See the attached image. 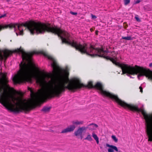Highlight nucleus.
<instances>
[{
  "label": "nucleus",
  "instance_id": "22",
  "mask_svg": "<svg viewBox=\"0 0 152 152\" xmlns=\"http://www.w3.org/2000/svg\"><path fill=\"white\" fill-rule=\"evenodd\" d=\"M98 32V31H96V35H97V34H98L97 33Z\"/></svg>",
  "mask_w": 152,
  "mask_h": 152
},
{
  "label": "nucleus",
  "instance_id": "19",
  "mask_svg": "<svg viewBox=\"0 0 152 152\" xmlns=\"http://www.w3.org/2000/svg\"><path fill=\"white\" fill-rule=\"evenodd\" d=\"M140 2V0H137L136 1L135 3L136 4H138V3H139Z\"/></svg>",
  "mask_w": 152,
  "mask_h": 152
},
{
  "label": "nucleus",
  "instance_id": "2",
  "mask_svg": "<svg viewBox=\"0 0 152 152\" xmlns=\"http://www.w3.org/2000/svg\"><path fill=\"white\" fill-rule=\"evenodd\" d=\"M53 34L61 38L62 43H65L71 45L82 53L86 54L92 57L98 56L110 60L116 66L121 68L123 72L122 75L126 73L132 75L138 74L137 77L139 79L140 77L145 76L152 80V72L137 65L134 67L127 64H120L116 61L117 57L116 56V58H114L113 54L112 57L107 56L109 53L107 50H105L102 48H96L91 44L82 45L74 40L71 41L69 38L70 35L66 31L55 26H53Z\"/></svg>",
  "mask_w": 152,
  "mask_h": 152
},
{
  "label": "nucleus",
  "instance_id": "1",
  "mask_svg": "<svg viewBox=\"0 0 152 152\" xmlns=\"http://www.w3.org/2000/svg\"><path fill=\"white\" fill-rule=\"evenodd\" d=\"M37 53L36 52H31V57L33 55ZM41 53L51 61V65L53 68V73L43 74L42 75L35 74L31 58V83L32 82V78H33L36 80V83L42 87L36 94L31 89V95L34 98L33 101H31V109L34 103H42L48 98L54 96H58L62 92L65 91L66 89L75 92L82 87L96 88L99 91L101 94L114 100L118 104L124 108L132 111L141 112L145 120L146 132L148 138V141H150V114H147L143 109H139L137 106L128 104L120 99L117 95L104 91L102 84L99 82H97L93 86L92 82L90 81L88 82L87 85L85 86L77 79L69 80L68 74L60 75L57 79L52 80L53 77L57 74L59 66L52 57L43 51L41 52Z\"/></svg>",
  "mask_w": 152,
  "mask_h": 152
},
{
  "label": "nucleus",
  "instance_id": "16",
  "mask_svg": "<svg viewBox=\"0 0 152 152\" xmlns=\"http://www.w3.org/2000/svg\"><path fill=\"white\" fill-rule=\"evenodd\" d=\"M135 18L137 21H140V19L137 17L135 16Z\"/></svg>",
  "mask_w": 152,
  "mask_h": 152
},
{
  "label": "nucleus",
  "instance_id": "3",
  "mask_svg": "<svg viewBox=\"0 0 152 152\" xmlns=\"http://www.w3.org/2000/svg\"><path fill=\"white\" fill-rule=\"evenodd\" d=\"M83 123V121H79L77 120L73 121H72V125H70L68 127L63 130L61 132V133H65L73 132L76 127L75 125H82Z\"/></svg>",
  "mask_w": 152,
  "mask_h": 152
},
{
  "label": "nucleus",
  "instance_id": "20",
  "mask_svg": "<svg viewBox=\"0 0 152 152\" xmlns=\"http://www.w3.org/2000/svg\"><path fill=\"white\" fill-rule=\"evenodd\" d=\"M96 140V142L97 143V144H98L99 143V139H97V140Z\"/></svg>",
  "mask_w": 152,
  "mask_h": 152
},
{
  "label": "nucleus",
  "instance_id": "5",
  "mask_svg": "<svg viewBox=\"0 0 152 152\" xmlns=\"http://www.w3.org/2000/svg\"><path fill=\"white\" fill-rule=\"evenodd\" d=\"M106 146L107 147H109L108 149V152H114V150H115L116 151H118V149L115 146L110 145L107 143L106 144Z\"/></svg>",
  "mask_w": 152,
  "mask_h": 152
},
{
  "label": "nucleus",
  "instance_id": "9",
  "mask_svg": "<svg viewBox=\"0 0 152 152\" xmlns=\"http://www.w3.org/2000/svg\"><path fill=\"white\" fill-rule=\"evenodd\" d=\"M85 140H87L89 141H91L93 139L91 137V135L88 134L87 135V137L85 138Z\"/></svg>",
  "mask_w": 152,
  "mask_h": 152
},
{
  "label": "nucleus",
  "instance_id": "10",
  "mask_svg": "<svg viewBox=\"0 0 152 152\" xmlns=\"http://www.w3.org/2000/svg\"><path fill=\"white\" fill-rule=\"evenodd\" d=\"M113 54L114 56H113L114 58H116V53L115 52V51H113L110 53L109 54H108V55H107L108 56H109L110 57H112V54Z\"/></svg>",
  "mask_w": 152,
  "mask_h": 152
},
{
  "label": "nucleus",
  "instance_id": "13",
  "mask_svg": "<svg viewBox=\"0 0 152 152\" xmlns=\"http://www.w3.org/2000/svg\"><path fill=\"white\" fill-rule=\"evenodd\" d=\"M124 4L125 5H127L130 2V0H124Z\"/></svg>",
  "mask_w": 152,
  "mask_h": 152
},
{
  "label": "nucleus",
  "instance_id": "12",
  "mask_svg": "<svg viewBox=\"0 0 152 152\" xmlns=\"http://www.w3.org/2000/svg\"><path fill=\"white\" fill-rule=\"evenodd\" d=\"M112 139L115 142H117L118 141V139L114 135H112L111 137Z\"/></svg>",
  "mask_w": 152,
  "mask_h": 152
},
{
  "label": "nucleus",
  "instance_id": "15",
  "mask_svg": "<svg viewBox=\"0 0 152 152\" xmlns=\"http://www.w3.org/2000/svg\"><path fill=\"white\" fill-rule=\"evenodd\" d=\"M91 15L92 18L93 19H96V17L95 15H94L92 14Z\"/></svg>",
  "mask_w": 152,
  "mask_h": 152
},
{
  "label": "nucleus",
  "instance_id": "4",
  "mask_svg": "<svg viewBox=\"0 0 152 152\" xmlns=\"http://www.w3.org/2000/svg\"><path fill=\"white\" fill-rule=\"evenodd\" d=\"M86 131V128L85 126H83L79 127L78 129L74 132V135L76 137L80 136L82 138V134L84 131Z\"/></svg>",
  "mask_w": 152,
  "mask_h": 152
},
{
  "label": "nucleus",
  "instance_id": "14",
  "mask_svg": "<svg viewBox=\"0 0 152 152\" xmlns=\"http://www.w3.org/2000/svg\"><path fill=\"white\" fill-rule=\"evenodd\" d=\"M70 13L73 15H76L77 14V13L76 12H73L71 11L70 12Z\"/></svg>",
  "mask_w": 152,
  "mask_h": 152
},
{
  "label": "nucleus",
  "instance_id": "21",
  "mask_svg": "<svg viewBox=\"0 0 152 152\" xmlns=\"http://www.w3.org/2000/svg\"><path fill=\"white\" fill-rule=\"evenodd\" d=\"M149 65L150 67H152V63L150 64Z\"/></svg>",
  "mask_w": 152,
  "mask_h": 152
},
{
  "label": "nucleus",
  "instance_id": "11",
  "mask_svg": "<svg viewBox=\"0 0 152 152\" xmlns=\"http://www.w3.org/2000/svg\"><path fill=\"white\" fill-rule=\"evenodd\" d=\"M92 136L95 140L99 139L98 137L97 136V135L95 134L94 132H92Z\"/></svg>",
  "mask_w": 152,
  "mask_h": 152
},
{
  "label": "nucleus",
  "instance_id": "7",
  "mask_svg": "<svg viewBox=\"0 0 152 152\" xmlns=\"http://www.w3.org/2000/svg\"><path fill=\"white\" fill-rule=\"evenodd\" d=\"M51 107H48L45 106L42 109V111H43L44 113H46L50 111Z\"/></svg>",
  "mask_w": 152,
  "mask_h": 152
},
{
  "label": "nucleus",
  "instance_id": "23",
  "mask_svg": "<svg viewBox=\"0 0 152 152\" xmlns=\"http://www.w3.org/2000/svg\"><path fill=\"white\" fill-rule=\"evenodd\" d=\"M16 34L17 35H18V34L17 32L16 33Z\"/></svg>",
  "mask_w": 152,
  "mask_h": 152
},
{
  "label": "nucleus",
  "instance_id": "25",
  "mask_svg": "<svg viewBox=\"0 0 152 152\" xmlns=\"http://www.w3.org/2000/svg\"><path fill=\"white\" fill-rule=\"evenodd\" d=\"M90 30L91 31H92V29H91V28Z\"/></svg>",
  "mask_w": 152,
  "mask_h": 152
},
{
  "label": "nucleus",
  "instance_id": "24",
  "mask_svg": "<svg viewBox=\"0 0 152 152\" xmlns=\"http://www.w3.org/2000/svg\"><path fill=\"white\" fill-rule=\"evenodd\" d=\"M90 30L91 31H92V29H91V28Z\"/></svg>",
  "mask_w": 152,
  "mask_h": 152
},
{
  "label": "nucleus",
  "instance_id": "17",
  "mask_svg": "<svg viewBox=\"0 0 152 152\" xmlns=\"http://www.w3.org/2000/svg\"><path fill=\"white\" fill-rule=\"evenodd\" d=\"M6 16V14H4L3 15H1V16H0V19L3 18V17H4L5 16Z\"/></svg>",
  "mask_w": 152,
  "mask_h": 152
},
{
  "label": "nucleus",
  "instance_id": "6",
  "mask_svg": "<svg viewBox=\"0 0 152 152\" xmlns=\"http://www.w3.org/2000/svg\"><path fill=\"white\" fill-rule=\"evenodd\" d=\"M98 126L97 125L95 124H91L88 125L87 126L85 127L86 128V130L87 129H88L90 130H94Z\"/></svg>",
  "mask_w": 152,
  "mask_h": 152
},
{
  "label": "nucleus",
  "instance_id": "8",
  "mask_svg": "<svg viewBox=\"0 0 152 152\" xmlns=\"http://www.w3.org/2000/svg\"><path fill=\"white\" fill-rule=\"evenodd\" d=\"M122 39H124L126 40H132L133 39V37L130 36H127V37H122Z\"/></svg>",
  "mask_w": 152,
  "mask_h": 152
},
{
  "label": "nucleus",
  "instance_id": "18",
  "mask_svg": "<svg viewBox=\"0 0 152 152\" xmlns=\"http://www.w3.org/2000/svg\"><path fill=\"white\" fill-rule=\"evenodd\" d=\"M139 88H140V91L142 93V91H143L142 88L141 86H140V87H139Z\"/></svg>",
  "mask_w": 152,
  "mask_h": 152
}]
</instances>
